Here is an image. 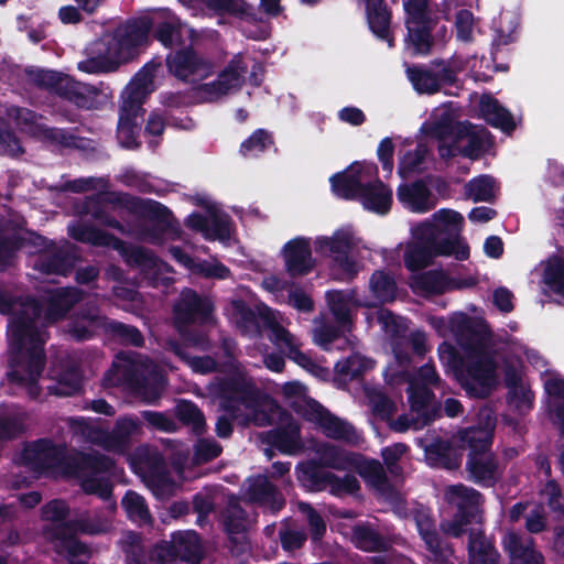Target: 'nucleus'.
<instances>
[{
	"mask_svg": "<svg viewBox=\"0 0 564 564\" xmlns=\"http://www.w3.org/2000/svg\"><path fill=\"white\" fill-rule=\"evenodd\" d=\"M479 109L485 120L491 127L498 128L507 134L516 130V122L512 113L495 97L484 95L479 101Z\"/></svg>",
	"mask_w": 564,
	"mask_h": 564,
	"instance_id": "nucleus-33",
	"label": "nucleus"
},
{
	"mask_svg": "<svg viewBox=\"0 0 564 564\" xmlns=\"http://www.w3.org/2000/svg\"><path fill=\"white\" fill-rule=\"evenodd\" d=\"M406 39L413 46L416 54L426 55L433 46L432 22L405 23Z\"/></svg>",
	"mask_w": 564,
	"mask_h": 564,
	"instance_id": "nucleus-49",
	"label": "nucleus"
},
{
	"mask_svg": "<svg viewBox=\"0 0 564 564\" xmlns=\"http://www.w3.org/2000/svg\"><path fill=\"white\" fill-rule=\"evenodd\" d=\"M99 198L101 203L119 206L131 214L154 223L155 228L152 229L153 232L156 229L161 232L176 234L178 231L177 226L173 221V213L160 202L132 196L122 192H106L100 194Z\"/></svg>",
	"mask_w": 564,
	"mask_h": 564,
	"instance_id": "nucleus-7",
	"label": "nucleus"
},
{
	"mask_svg": "<svg viewBox=\"0 0 564 564\" xmlns=\"http://www.w3.org/2000/svg\"><path fill=\"white\" fill-rule=\"evenodd\" d=\"M352 236L345 230H336L332 237H319L315 241V250L319 253L341 256L350 253L354 249Z\"/></svg>",
	"mask_w": 564,
	"mask_h": 564,
	"instance_id": "nucleus-42",
	"label": "nucleus"
},
{
	"mask_svg": "<svg viewBox=\"0 0 564 564\" xmlns=\"http://www.w3.org/2000/svg\"><path fill=\"white\" fill-rule=\"evenodd\" d=\"M332 471L316 460L310 459L296 466V479L306 491L321 492L328 488Z\"/></svg>",
	"mask_w": 564,
	"mask_h": 564,
	"instance_id": "nucleus-32",
	"label": "nucleus"
},
{
	"mask_svg": "<svg viewBox=\"0 0 564 564\" xmlns=\"http://www.w3.org/2000/svg\"><path fill=\"white\" fill-rule=\"evenodd\" d=\"M15 118L19 121V123L23 126H28L30 128H36L39 131H41L44 135V138L55 141L65 145L69 144V140L73 139V135L69 134L64 129L58 128H48L43 124H39L37 120L42 118L41 115L37 112L28 109V108H18Z\"/></svg>",
	"mask_w": 564,
	"mask_h": 564,
	"instance_id": "nucleus-40",
	"label": "nucleus"
},
{
	"mask_svg": "<svg viewBox=\"0 0 564 564\" xmlns=\"http://www.w3.org/2000/svg\"><path fill=\"white\" fill-rule=\"evenodd\" d=\"M449 328L457 336L466 338L470 345L480 344L485 338L480 325L463 312L451 317Z\"/></svg>",
	"mask_w": 564,
	"mask_h": 564,
	"instance_id": "nucleus-45",
	"label": "nucleus"
},
{
	"mask_svg": "<svg viewBox=\"0 0 564 564\" xmlns=\"http://www.w3.org/2000/svg\"><path fill=\"white\" fill-rule=\"evenodd\" d=\"M248 482L246 495L250 502L269 508L273 514L285 507L283 495L265 475L250 477Z\"/></svg>",
	"mask_w": 564,
	"mask_h": 564,
	"instance_id": "nucleus-25",
	"label": "nucleus"
},
{
	"mask_svg": "<svg viewBox=\"0 0 564 564\" xmlns=\"http://www.w3.org/2000/svg\"><path fill=\"white\" fill-rule=\"evenodd\" d=\"M409 80L420 94L433 95L438 93L436 73L423 66H412L406 69Z\"/></svg>",
	"mask_w": 564,
	"mask_h": 564,
	"instance_id": "nucleus-53",
	"label": "nucleus"
},
{
	"mask_svg": "<svg viewBox=\"0 0 564 564\" xmlns=\"http://www.w3.org/2000/svg\"><path fill=\"white\" fill-rule=\"evenodd\" d=\"M351 466L369 486L387 500L395 501L399 498V492L390 482L382 464L378 459H368L356 454Z\"/></svg>",
	"mask_w": 564,
	"mask_h": 564,
	"instance_id": "nucleus-22",
	"label": "nucleus"
},
{
	"mask_svg": "<svg viewBox=\"0 0 564 564\" xmlns=\"http://www.w3.org/2000/svg\"><path fill=\"white\" fill-rule=\"evenodd\" d=\"M203 6L218 17L225 14L236 18L248 15V3L246 0H200Z\"/></svg>",
	"mask_w": 564,
	"mask_h": 564,
	"instance_id": "nucleus-56",
	"label": "nucleus"
},
{
	"mask_svg": "<svg viewBox=\"0 0 564 564\" xmlns=\"http://www.w3.org/2000/svg\"><path fill=\"white\" fill-rule=\"evenodd\" d=\"M464 217L453 209H440L432 220L421 223L413 231L415 241L404 251V265L416 272L431 265L438 256L464 261L469 258V247L462 239Z\"/></svg>",
	"mask_w": 564,
	"mask_h": 564,
	"instance_id": "nucleus-2",
	"label": "nucleus"
},
{
	"mask_svg": "<svg viewBox=\"0 0 564 564\" xmlns=\"http://www.w3.org/2000/svg\"><path fill=\"white\" fill-rule=\"evenodd\" d=\"M300 413L305 421L316 424L328 438L355 443L358 437L351 424L335 416L312 398L303 401Z\"/></svg>",
	"mask_w": 564,
	"mask_h": 564,
	"instance_id": "nucleus-13",
	"label": "nucleus"
},
{
	"mask_svg": "<svg viewBox=\"0 0 564 564\" xmlns=\"http://www.w3.org/2000/svg\"><path fill=\"white\" fill-rule=\"evenodd\" d=\"M138 427V422L131 417L118 419L107 440L112 446L122 447L128 444Z\"/></svg>",
	"mask_w": 564,
	"mask_h": 564,
	"instance_id": "nucleus-62",
	"label": "nucleus"
},
{
	"mask_svg": "<svg viewBox=\"0 0 564 564\" xmlns=\"http://www.w3.org/2000/svg\"><path fill=\"white\" fill-rule=\"evenodd\" d=\"M285 271L291 278L310 274L315 268L310 238L299 236L289 240L282 250Z\"/></svg>",
	"mask_w": 564,
	"mask_h": 564,
	"instance_id": "nucleus-19",
	"label": "nucleus"
},
{
	"mask_svg": "<svg viewBox=\"0 0 564 564\" xmlns=\"http://www.w3.org/2000/svg\"><path fill=\"white\" fill-rule=\"evenodd\" d=\"M78 260L75 249L69 245L50 247L45 252L37 256L34 262V270L43 274L67 275Z\"/></svg>",
	"mask_w": 564,
	"mask_h": 564,
	"instance_id": "nucleus-21",
	"label": "nucleus"
},
{
	"mask_svg": "<svg viewBox=\"0 0 564 564\" xmlns=\"http://www.w3.org/2000/svg\"><path fill=\"white\" fill-rule=\"evenodd\" d=\"M501 544L512 564H523L541 553L535 549L532 538H524L514 531H508L502 536Z\"/></svg>",
	"mask_w": 564,
	"mask_h": 564,
	"instance_id": "nucleus-34",
	"label": "nucleus"
},
{
	"mask_svg": "<svg viewBox=\"0 0 564 564\" xmlns=\"http://www.w3.org/2000/svg\"><path fill=\"white\" fill-rule=\"evenodd\" d=\"M378 174V166L373 162H354L343 172L330 177L332 191L337 197L352 200L359 199L366 181Z\"/></svg>",
	"mask_w": 564,
	"mask_h": 564,
	"instance_id": "nucleus-16",
	"label": "nucleus"
},
{
	"mask_svg": "<svg viewBox=\"0 0 564 564\" xmlns=\"http://www.w3.org/2000/svg\"><path fill=\"white\" fill-rule=\"evenodd\" d=\"M274 145L271 132L259 128L254 130L241 144L239 152L243 156H258Z\"/></svg>",
	"mask_w": 564,
	"mask_h": 564,
	"instance_id": "nucleus-54",
	"label": "nucleus"
},
{
	"mask_svg": "<svg viewBox=\"0 0 564 564\" xmlns=\"http://www.w3.org/2000/svg\"><path fill=\"white\" fill-rule=\"evenodd\" d=\"M261 441L284 455H296L304 449L301 429L294 420L264 432Z\"/></svg>",
	"mask_w": 564,
	"mask_h": 564,
	"instance_id": "nucleus-24",
	"label": "nucleus"
},
{
	"mask_svg": "<svg viewBox=\"0 0 564 564\" xmlns=\"http://www.w3.org/2000/svg\"><path fill=\"white\" fill-rule=\"evenodd\" d=\"M492 430L470 426L462 432V441L467 445L468 454L490 453Z\"/></svg>",
	"mask_w": 564,
	"mask_h": 564,
	"instance_id": "nucleus-50",
	"label": "nucleus"
},
{
	"mask_svg": "<svg viewBox=\"0 0 564 564\" xmlns=\"http://www.w3.org/2000/svg\"><path fill=\"white\" fill-rule=\"evenodd\" d=\"M151 34L165 48H173L184 44L183 39V24L176 15H169L153 21Z\"/></svg>",
	"mask_w": 564,
	"mask_h": 564,
	"instance_id": "nucleus-37",
	"label": "nucleus"
},
{
	"mask_svg": "<svg viewBox=\"0 0 564 564\" xmlns=\"http://www.w3.org/2000/svg\"><path fill=\"white\" fill-rule=\"evenodd\" d=\"M165 65L169 74L184 83L203 80L214 74V63L192 45L170 52Z\"/></svg>",
	"mask_w": 564,
	"mask_h": 564,
	"instance_id": "nucleus-10",
	"label": "nucleus"
},
{
	"mask_svg": "<svg viewBox=\"0 0 564 564\" xmlns=\"http://www.w3.org/2000/svg\"><path fill=\"white\" fill-rule=\"evenodd\" d=\"M411 412L421 420V426L430 425L442 416V404L435 399V394L426 384L410 381L406 389Z\"/></svg>",
	"mask_w": 564,
	"mask_h": 564,
	"instance_id": "nucleus-20",
	"label": "nucleus"
},
{
	"mask_svg": "<svg viewBox=\"0 0 564 564\" xmlns=\"http://www.w3.org/2000/svg\"><path fill=\"white\" fill-rule=\"evenodd\" d=\"M147 87L140 84H132L126 87L122 94V105L119 113L132 117H142L145 110L142 108L147 98Z\"/></svg>",
	"mask_w": 564,
	"mask_h": 564,
	"instance_id": "nucleus-51",
	"label": "nucleus"
},
{
	"mask_svg": "<svg viewBox=\"0 0 564 564\" xmlns=\"http://www.w3.org/2000/svg\"><path fill=\"white\" fill-rule=\"evenodd\" d=\"M76 535L75 529L67 523L57 524L52 533L56 552L70 561L82 555L90 557L89 546L79 541Z\"/></svg>",
	"mask_w": 564,
	"mask_h": 564,
	"instance_id": "nucleus-31",
	"label": "nucleus"
},
{
	"mask_svg": "<svg viewBox=\"0 0 564 564\" xmlns=\"http://www.w3.org/2000/svg\"><path fill=\"white\" fill-rule=\"evenodd\" d=\"M467 550L469 564H499L498 551L481 530L468 531Z\"/></svg>",
	"mask_w": 564,
	"mask_h": 564,
	"instance_id": "nucleus-36",
	"label": "nucleus"
},
{
	"mask_svg": "<svg viewBox=\"0 0 564 564\" xmlns=\"http://www.w3.org/2000/svg\"><path fill=\"white\" fill-rule=\"evenodd\" d=\"M451 492L455 496L457 501V511L454 514L466 525L471 524L479 514V503L481 494L464 485H455L451 487Z\"/></svg>",
	"mask_w": 564,
	"mask_h": 564,
	"instance_id": "nucleus-35",
	"label": "nucleus"
},
{
	"mask_svg": "<svg viewBox=\"0 0 564 564\" xmlns=\"http://www.w3.org/2000/svg\"><path fill=\"white\" fill-rule=\"evenodd\" d=\"M367 210L386 215L392 205V189L379 177L366 181L358 199Z\"/></svg>",
	"mask_w": 564,
	"mask_h": 564,
	"instance_id": "nucleus-27",
	"label": "nucleus"
},
{
	"mask_svg": "<svg viewBox=\"0 0 564 564\" xmlns=\"http://www.w3.org/2000/svg\"><path fill=\"white\" fill-rule=\"evenodd\" d=\"M352 541L357 549L365 552H384L389 549L387 539L370 525L354 527Z\"/></svg>",
	"mask_w": 564,
	"mask_h": 564,
	"instance_id": "nucleus-41",
	"label": "nucleus"
},
{
	"mask_svg": "<svg viewBox=\"0 0 564 564\" xmlns=\"http://www.w3.org/2000/svg\"><path fill=\"white\" fill-rule=\"evenodd\" d=\"M370 368V360L359 354H354L335 364L336 373L344 380L350 381L362 377Z\"/></svg>",
	"mask_w": 564,
	"mask_h": 564,
	"instance_id": "nucleus-55",
	"label": "nucleus"
},
{
	"mask_svg": "<svg viewBox=\"0 0 564 564\" xmlns=\"http://www.w3.org/2000/svg\"><path fill=\"white\" fill-rule=\"evenodd\" d=\"M9 335L11 370L7 373L8 381L25 388L29 398L36 400L42 392L39 379L46 365L43 334L33 317L21 314L10 322Z\"/></svg>",
	"mask_w": 564,
	"mask_h": 564,
	"instance_id": "nucleus-3",
	"label": "nucleus"
},
{
	"mask_svg": "<svg viewBox=\"0 0 564 564\" xmlns=\"http://www.w3.org/2000/svg\"><path fill=\"white\" fill-rule=\"evenodd\" d=\"M494 187L495 178L490 175L485 174L470 180L466 184V194L475 203L492 202L495 197Z\"/></svg>",
	"mask_w": 564,
	"mask_h": 564,
	"instance_id": "nucleus-59",
	"label": "nucleus"
},
{
	"mask_svg": "<svg viewBox=\"0 0 564 564\" xmlns=\"http://www.w3.org/2000/svg\"><path fill=\"white\" fill-rule=\"evenodd\" d=\"M175 415L181 423L191 426L195 435L199 436L205 433V416L200 409L193 401H181L175 408Z\"/></svg>",
	"mask_w": 564,
	"mask_h": 564,
	"instance_id": "nucleus-48",
	"label": "nucleus"
},
{
	"mask_svg": "<svg viewBox=\"0 0 564 564\" xmlns=\"http://www.w3.org/2000/svg\"><path fill=\"white\" fill-rule=\"evenodd\" d=\"M152 28L153 19L149 15L121 21L86 46V58L78 63L77 68L95 75L117 72L120 66L137 61L147 50Z\"/></svg>",
	"mask_w": 564,
	"mask_h": 564,
	"instance_id": "nucleus-1",
	"label": "nucleus"
},
{
	"mask_svg": "<svg viewBox=\"0 0 564 564\" xmlns=\"http://www.w3.org/2000/svg\"><path fill=\"white\" fill-rule=\"evenodd\" d=\"M426 453L447 469H455L460 464V458L448 441L436 440L427 446Z\"/></svg>",
	"mask_w": 564,
	"mask_h": 564,
	"instance_id": "nucleus-58",
	"label": "nucleus"
},
{
	"mask_svg": "<svg viewBox=\"0 0 564 564\" xmlns=\"http://www.w3.org/2000/svg\"><path fill=\"white\" fill-rule=\"evenodd\" d=\"M413 519L421 539L436 561H445L453 550L445 544L436 530L432 510L420 507L413 510Z\"/></svg>",
	"mask_w": 564,
	"mask_h": 564,
	"instance_id": "nucleus-23",
	"label": "nucleus"
},
{
	"mask_svg": "<svg viewBox=\"0 0 564 564\" xmlns=\"http://www.w3.org/2000/svg\"><path fill=\"white\" fill-rule=\"evenodd\" d=\"M29 76L36 87L47 90L77 108L90 110L97 107V89L62 72L36 69L29 72Z\"/></svg>",
	"mask_w": 564,
	"mask_h": 564,
	"instance_id": "nucleus-5",
	"label": "nucleus"
},
{
	"mask_svg": "<svg viewBox=\"0 0 564 564\" xmlns=\"http://www.w3.org/2000/svg\"><path fill=\"white\" fill-rule=\"evenodd\" d=\"M451 276L442 270H430L413 278L412 289L423 295H441L449 291Z\"/></svg>",
	"mask_w": 564,
	"mask_h": 564,
	"instance_id": "nucleus-38",
	"label": "nucleus"
},
{
	"mask_svg": "<svg viewBox=\"0 0 564 564\" xmlns=\"http://www.w3.org/2000/svg\"><path fill=\"white\" fill-rule=\"evenodd\" d=\"M319 464L325 468L344 470L351 466L355 453L348 452L334 444H323L318 451Z\"/></svg>",
	"mask_w": 564,
	"mask_h": 564,
	"instance_id": "nucleus-44",
	"label": "nucleus"
},
{
	"mask_svg": "<svg viewBox=\"0 0 564 564\" xmlns=\"http://www.w3.org/2000/svg\"><path fill=\"white\" fill-rule=\"evenodd\" d=\"M365 4V13L369 29L380 40L387 41L389 46L394 45L390 32L392 13L386 0H361Z\"/></svg>",
	"mask_w": 564,
	"mask_h": 564,
	"instance_id": "nucleus-26",
	"label": "nucleus"
},
{
	"mask_svg": "<svg viewBox=\"0 0 564 564\" xmlns=\"http://www.w3.org/2000/svg\"><path fill=\"white\" fill-rule=\"evenodd\" d=\"M159 556L174 564H199L203 547L196 531H178L171 535V541H162L158 545Z\"/></svg>",
	"mask_w": 564,
	"mask_h": 564,
	"instance_id": "nucleus-15",
	"label": "nucleus"
},
{
	"mask_svg": "<svg viewBox=\"0 0 564 564\" xmlns=\"http://www.w3.org/2000/svg\"><path fill=\"white\" fill-rule=\"evenodd\" d=\"M247 65L241 54H236L218 74V78L224 83L228 90L240 87L241 78L247 73Z\"/></svg>",
	"mask_w": 564,
	"mask_h": 564,
	"instance_id": "nucleus-61",
	"label": "nucleus"
},
{
	"mask_svg": "<svg viewBox=\"0 0 564 564\" xmlns=\"http://www.w3.org/2000/svg\"><path fill=\"white\" fill-rule=\"evenodd\" d=\"M330 269L337 280L346 282L352 281L359 272L358 263L350 253L334 256Z\"/></svg>",
	"mask_w": 564,
	"mask_h": 564,
	"instance_id": "nucleus-63",
	"label": "nucleus"
},
{
	"mask_svg": "<svg viewBox=\"0 0 564 564\" xmlns=\"http://www.w3.org/2000/svg\"><path fill=\"white\" fill-rule=\"evenodd\" d=\"M107 317L101 314L98 305L86 303L76 307L66 318L63 326L64 335L76 343L93 339L100 329H105Z\"/></svg>",
	"mask_w": 564,
	"mask_h": 564,
	"instance_id": "nucleus-14",
	"label": "nucleus"
},
{
	"mask_svg": "<svg viewBox=\"0 0 564 564\" xmlns=\"http://www.w3.org/2000/svg\"><path fill=\"white\" fill-rule=\"evenodd\" d=\"M139 118L119 113L117 139L119 144L127 150H137L141 147V142L138 140L140 132Z\"/></svg>",
	"mask_w": 564,
	"mask_h": 564,
	"instance_id": "nucleus-47",
	"label": "nucleus"
},
{
	"mask_svg": "<svg viewBox=\"0 0 564 564\" xmlns=\"http://www.w3.org/2000/svg\"><path fill=\"white\" fill-rule=\"evenodd\" d=\"M326 299L330 312L334 315L338 325L344 329H349L352 325V318L349 307L351 301V293L341 290H333L326 293Z\"/></svg>",
	"mask_w": 564,
	"mask_h": 564,
	"instance_id": "nucleus-43",
	"label": "nucleus"
},
{
	"mask_svg": "<svg viewBox=\"0 0 564 564\" xmlns=\"http://www.w3.org/2000/svg\"><path fill=\"white\" fill-rule=\"evenodd\" d=\"M73 457L67 455L65 444H56L50 438L33 441L26 444L21 453L22 464L36 473H43L57 466H62L66 470V464Z\"/></svg>",
	"mask_w": 564,
	"mask_h": 564,
	"instance_id": "nucleus-12",
	"label": "nucleus"
},
{
	"mask_svg": "<svg viewBox=\"0 0 564 564\" xmlns=\"http://www.w3.org/2000/svg\"><path fill=\"white\" fill-rule=\"evenodd\" d=\"M397 197L414 213H426L434 207L431 202V191L423 180H417L411 184H400L397 189Z\"/></svg>",
	"mask_w": 564,
	"mask_h": 564,
	"instance_id": "nucleus-29",
	"label": "nucleus"
},
{
	"mask_svg": "<svg viewBox=\"0 0 564 564\" xmlns=\"http://www.w3.org/2000/svg\"><path fill=\"white\" fill-rule=\"evenodd\" d=\"M209 225L205 234L207 240H226L230 237L231 219L228 214L209 209Z\"/></svg>",
	"mask_w": 564,
	"mask_h": 564,
	"instance_id": "nucleus-60",
	"label": "nucleus"
},
{
	"mask_svg": "<svg viewBox=\"0 0 564 564\" xmlns=\"http://www.w3.org/2000/svg\"><path fill=\"white\" fill-rule=\"evenodd\" d=\"M115 467V460L98 452H80L66 464V474L80 480V487L87 495H96L107 500L112 495V484L104 474Z\"/></svg>",
	"mask_w": 564,
	"mask_h": 564,
	"instance_id": "nucleus-4",
	"label": "nucleus"
},
{
	"mask_svg": "<svg viewBox=\"0 0 564 564\" xmlns=\"http://www.w3.org/2000/svg\"><path fill=\"white\" fill-rule=\"evenodd\" d=\"M210 392L219 399L220 409L234 417L240 416V406L253 409L260 400L256 383L242 373L216 378L210 383Z\"/></svg>",
	"mask_w": 564,
	"mask_h": 564,
	"instance_id": "nucleus-6",
	"label": "nucleus"
},
{
	"mask_svg": "<svg viewBox=\"0 0 564 564\" xmlns=\"http://www.w3.org/2000/svg\"><path fill=\"white\" fill-rule=\"evenodd\" d=\"M214 311V304L207 297L200 296L193 289H184L180 300L174 304L173 314L178 328L195 323L208 322Z\"/></svg>",
	"mask_w": 564,
	"mask_h": 564,
	"instance_id": "nucleus-17",
	"label": "nucleus"
},
{
	"mask_svg": "<svg viewBox=\"0 0 564 564\" xmlns=\"http://www.w3.org/2000/svg\"><path fill=\"white\" fill-rule=\"evenodd\" d=\"M371 293L381 302H391L395 299L397 283L393 275L384 270H376L369 281Z\"/></svg>",
	"mask_w": 564,
	"mask_h": 564,
	"instance_id": "nucleus-52",
	"label": "nucleus"
},
{
	"mask_svg": "<svg viewBox=\"0 0 564 564\" xmlns=\"http://www.w3.org/2000/svg\"><path fill=\"white\" fill-rule=\"evenodd\" d=\"M496 368L495 360L487 355L468 356L456 376L469 397L486 399L496 388Z\"/></svg>",
	"mask_w": 564,
	"mask_h": 564,
	"instance_id": "nucleus-8",
	"label": "nucleus"
},
{
	"mask_svg": "<svg viewBox=\"0 0 564 564\" xmlns=\"http://www.w3.org/2000/svg\"><path fill=\"white\" fill-rule=\"evenodd\" d=\"M544 281L556 294L564 296V258H555L544 270Z\"/></svg>",
	"mask_w": 564,
	"mask_h": 564,
	"instance_id": "nucleus-64",
	"label": "nucleus"
},
{
	"mask_svg": "<svg viewBox=\"0 0 564 564\" xmlns=\"http://www.w3.org/2000/svg\"><path fill=\"white\" fill-rule=\"evenodd\" d=\"M467 137V143L459 150V155L470 160H478L485 152L486 138L484 134L471 130V124L464 126L457 132V137Z\"/></svg>",
	"mask_w": 564,
	"mask_h": 564,
	"instance_id": "nucleus-57",
	"label": "nucleus"
},
{
	"mask_svg": "<svg viewBox=\"0 0 564 564\" xmlns=\"http://www.w3.org/2000/svg\"><path fill=\"white\" fill-rule=\"evenodd\" d=\"M83 300V291L77 288H56L48 290L43 296L42 301L31 299L29 307L31 313L23 310L18 313L11 322L21 314H28L35 321L36 328H39V318L44 314V321L47 324H54L62 321Z\"/></svg>",
	"mask_w": 564,
	"mask_h": 564,
	"instance_id": "nucleus-9",
	"label": "nucleus"
},
{
	"mask_svg": "<svg viewBox=\"0 0 564 564\" xmlns=\"http://www.w3.org/2000/svg\"><path fill=\"white\" fill-rule=\"evenodd\" d=\"M123 382L148 403L156 402L165 388V377L156 365L133 364L122 372Z\"/></svg>",
	"mask_w": 564,
	"mask_h": 564,
	"instance_id": "nucleus-11",
	"label": "nucleus"
},
{
	"mask_svg": "<svg viewBox=\"0 0 564 564\" xmlns=\"http://www.w3.org/2000/svg\"><path fill=\"white\" fill-rule=\"evenodd\" d=\"M50 391L57 397L79 394L83 391V373L79 366L70 365L62 369Z\"/></svg>",
	"mask_w": 564,
	"mask_h": 564,
	"instance_id": "nucleus-39",
	"label": "nucleus"
},
{
	"mask_svg": "<svg viewBox=\"0 0 564 564\" xmlns=\"http://www.w3.org/2000/svg\"><path fill=\"white\" fill-rule=\"evenodd\" d=\"M105 330L121 345L138 348L144 345V337L137 326L107 318Z\"/></svg>",
	"mask_w": 564,
	"mask_h": 564,
	"instance_id": "nucleus-46",
	"label": "nucleus"
},
{
	"mask_svg": "<svg viewBox=\"0 0 564 564\" xmlns=\"http://www.w3.org/2000/svg\"><path fill=\"white\" fill-rule=\"evenodd\" d=\"M69 236L76 241L90 243L95 247H108L116 251H121L124 248L122 239L88 224H78L69 227Z\"/></svg>",
	"mask_w": 564,
	"mask_h": 564,
	"instance_id": "nucleus-30",
	"label": "nucleus"
},
{
	"mask_svg": "<svg viewBox=\"0 0 564 564\" xmlns=\"http://www.w3.org/2000/svg\"><path fill=\"white\" fill-rule=\"evenodd\" d=\"M147 485L158 499L169 498L174 490V480L161 454L148 459Z\"/></svg>",
	"mask_w": 564,
	"mask_h": 564,
	"instance_id": "nucleus-28",
	"label": "nucleus"
},
{
	"mask_svg": "<svg viewBox=\"0 0 564 564\" xmlns=\"http://www.w3.org/2000/svg\"><path fill=\"white\" fill-rule=\"evenodd\" d=\"M465 470L467 479L481 488H492L502 478V470L492 452L468 454Z\"/></svg>",
	"mask_w": 564,
	"mask_h": 564,
	"instance_id": "nucleus-18",
	"label": "nucleus"
}]
</instances>
